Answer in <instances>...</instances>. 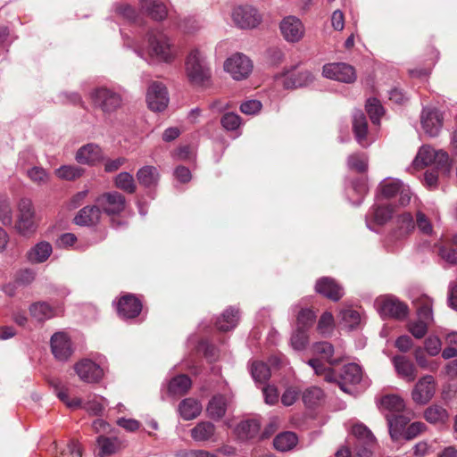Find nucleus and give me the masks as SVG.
Instances as JSON below:
<instances>
[{
	"mask_svg": "<svg viewBox=\"0 0 457 457\" xmlns=\"http://www.w3.org/2000/svg\"><path fill=\"white\" fill-rule=\"evenodd\" d=\"M284 39L289 43H297L304 36L305 27L302 21L294 15L285 17L279 24Z\"/></svg>",
	"mask_w": 457,
	"mask_h": 457,
	"instance_id": "15",
	"label": "nucleus"
},
{
	"mask_svg": "<svg viewBox=\"0 0 457 457\" xmlns=\"http://www.w3.org/2000/svg\"><path fill=\"white\" fill-rule=\"evenodd\" d=\"M53 252L52 245L46 241L36 244L27 253V259L31 263H42L46 262Z\"/></svg>",
	"mask_w": 457,
	"mask_h": 457,
	"instance_id": "31",
	"label": "nucleus"
},
{
	"mask_svg": "<svg viewBox=\"0 0 457 457\" xmlns=\"http://www.w3.org/2000/svg\"><path fill=\"white\" fill-rule=\"evenodd\" d=\"M395 228L386 239V244L393 251L398 243L405 239L414 229L415 221L411 213L403 212L395 218Z\"/></svg>",
	"mask_w": 457,
	"mask_h": 457,
	"instance_id": "7",
	"label": "nucleus"
},
{
	"mask_svg": "<svg viewBox=\"0 0 457 457\" xmlns=\"http://www.w3.org/2000/svg\"><path fill=\"white\" fill-rule=\"evenodd\" d=\"M342 324L349 329H353L361 323L360 313L353 309H345L340 312Z\"/></svg>",
	"mask_w": 457,
	"mask_h": 457,
	"instance_id": "51",
	"label": "nucleus"
},
{
	"mask_svg": "<svg viewBox=\"0 0 457 457\" xmlns=\"http://www.w3.org/2000/svg\"><path fill=\"white\" fill-rule=\"evenodd\" d=\"M138 183L147 188L154 187L158 185L160 180V173L156 167L152 165H145L140 168L137 174Z\"/></svg>",
	"mask_w": 457,
	"mask_h": 457,
	"instance_id": "29",
	"label": "nucleus"
},
{
	"mask_svg": "<svg viewBox=\"0 0 457 457\" xmlns=\"http://www.w3.org/2000/svg\"><path fill=\"white\" fill-rule=\"evenodd\" d=\"M387 421L388 431L390 437L393 441H398L403 437L406 425L409 422V419L400 413L390 415L385 414Z\"/></svg>",
	"mask_w": 457,
	"mask_h": 457,
	"instance_id": "26",
	"label": "nucleus"
},
{
	"mask_svg": "<svg viewBox=\"0 0 457 457\" xmlns=\"http://www.w3.org/2000/svg\"><path fill=\"white\" fill-rule=\"evenodd\" d=\"M323 391L317 386L306 388L303 393V401L308 407L317 405L323 398Z\"/></svg>",
	"mask_w": 457,
	"mask_h": 457,
	"instance_id": "52",
	"label": "nucleus"
},
{
	"mask_svg": "<svg viewBox=\"0 0 457 457\" xmlns=\"http://www.w3.org/2000/svg\"><path fill=\"white\" fill-rule=\"evenodd\" d=\"M352 434L356 438L355 451L357 457H370L371 447L376 444L372 432L362 423L352 427Z\"/></svg>",
	"mask_w": 457,
	"mask_h": 457,
	"instance_id": "11",
	"label": "nucleus"
},
{
	"mask_svg": "<svg viewBox=\"0 0 457 457\" xmlns=\"http://www.w3.org/2000/svg\"><path fill=\"white\" fill-rule=\"evenodd\" d=\"M251 374L257 383H265L270 378V370L268 365L262 361H253L251 367Z\"/></svg>",
	"mask_w": 457,
	"mask_h": 457,
	"instance_id": "47",
	"label": "nucleus"
},
{
	"mask_svg": "<svg viewBox=\"0 0 457 457\" xmlns=\"http://www.w3.org/2000/svg\"><path fill=\"white\" fill-rule=\"evenodd\" d=\"M362 378L361 368L356 363H348L343 367L340 374L339 386L345 392H350L347 385H357Z\"/></svg>",
	"mask_w": 457,
	"mask_h": 457,
	"instance_id": "24",
	"label": "nucleus"
},
{
	"mask_svg": "<svg viewBox=\"0 0 457 457\" xmlns=\"http://www.w3.org/2000/svg\"><path fill=\"white\" fill-rule=\"evenodd\" d=\"M442 348V343L438 337L430 336L425 340V350L430 356L437 355Z\"/></svg>",
	"mask_w": 457,
	"mask_h": 457,
	"instance_id": "63",
	"label": "nucleus"
},
{
	"mask_svg": "<svg viewBox=\"0 0 457 457\" xmlns=\"http://www.w3.org/2000/svg\"><path fill=\"white\" fill-rule=\"evenodd\" d=\"M278 86L285 89H295L308 87L314 81L313 74L307 70L295 71V67L274 76Z\"/></svg>",
	"mask_w": 457,
	"mask_h": 457,
	"instance_id": "3",
	"label": "nucleus"
},
{
	"mask_svg": "<svg viewBox=\"0 0 457 457\" xmlns=\"http://www.w3.org/2000/svg\"><path fill=\"white\" fill-rule=\"evenodd\" d=\"M134 52L149 64L170 63L176 58V52L170 39L163 32L151 29L145 43L136 42Z\"/></svg>",
	"mask_w": 457,
	"mask_h": 457,
	"instance_id": "1",
	"label": "nucleus"
},
{
	"mask_svg": "<svg viewBox=\"0 0 457 457\" xmlns=\"http://www.w3.org/2000/svg\"><path fill=\"white\" fill-rule=\"evenodd\" d=\"M436 246L442 260L450 265H457V248L451 245L448 241L438 242Z\"/></svg>",
	"mask_w": 457,
	"mask_h": 457,
	"instance_id": "44",
	"label": "nucleus"
},
{
	"mask_svg": "<svg viewBox=\"0 0 457 457\" xmlns=\"http://www.w3.org/2000/svg\"><path fill=\"white\" fill-rule=\"evenodd\" d=\"M29 312L31 317L37 321H45L56 315V311L45 302L31 304Z\"/></svg>",
	"mask_w": 457,
	"mask_h": 457,
	"instance_id": "38",
	"label": "nucleus"
},
{
	"mask_svg": "<svg viewBox=\"0 0 457 457\" xmlns=\"http://www.w3.org/2000/svg\"><path fill=\"white\" fill-rule=\"evenodd\" d=\"M15 228L22 236L31 234L36 229L35 211L33 204L29 198H22L18 203V215Z\"/></svg>",
	"mask_w": 457,
	"mask_h": 457,
	"instance_id": "6",
	"label": "nucleus"
},
{
	"mask_svg": "<svg viewBox=\"0 0 457 457\" xmlns=\"http://www.w3.org/2000/svg\"><path fill=\"white\" fill-rule=\"evenodd\" d=\"M141 12H146L152 19L162 21L167 16L166 6L158 0H141Z\"/></svg>",
	"mask_w": 457,
	"mask_h": 457,
	"instance_id": "32",
	"label": "nucleus"
},
{
	"mask_svg": "<svg viewBox=\"0 0 457 457\" xmlns=\"http://www.w3.org/2000/svg\"><path fill=\"white\" fill-rule=\"evenodd\" d=\"M192 386V381L187 375H179L173 378L168 386V391L171 395H182L187 393Z\"/></svg>",
	"mask_w": 457,
	"mask_h": 457,
	"instance_id": "39",
	"label": "nucleus"
},
{
	"mask_svg": "<svg viewBox=\"0 0 457 457\" xmlns=\"http://www.w3.org/2000/svg\"><path fill=\"white\" fill-rule=\"evenodd\" d=\"M353 129L358 144L363 147L368 146V123L364 113L361 111H357L353 113Z\"/></svg>",
	"mask_w": 457,
	"mask_h": 457,
	"instance_id": "28",
	"label": "nucleus"
},
{
	"mask_svg": "<svg viewBox=\"0 0 457 457\" xmlns=\"http://www.w3.org/2000/svg\"><path fill=\"white\" fill-rule=\"evenodd\" d=\"M169 100L167 88L162 83H151L146 93V103L150 110L162 112L168 106Z\"/></svg>",
	"mask_w": 457,
	"mask_h": 457,
	"instance_id": "14",
	"label": "nucleus"
},
{
	"mask_svg": "<svg viewBox=\"0 0 457 457\" xmlns=\"http://www.w3.org/2000/svg\"><path fill=\"white\" fill-rule=\"evenodd\" d=\"M436 159V150L429 145H423L420 148L418 154L414 160L417 166L419 165H430L433 164Z\"/></svg>",
	"mask_w": 457,
	"mask_h": 457,
	"instance_id": "48",
	"label": "nucleus"
},
{
	"mask_svg": "<svg viewBox=\"0 0 457 457\" xmlns=\"http://www.w3.org/2000/svg\"><path fill=\"white\" fill-rule=\"evenodd\" d=\"M436 386V380L432 375H424L416 382L411 399L417 404L425 405L434 397Z\"/></svg>",
	"mask_w": 457,
	"mask_h": 457,
	"instance_id": "10",
	"label": "nucleus"
},
{
	"mask_svg": "<svg viewBox=\"0 0 457 457\" xmlns=\"http://www.w3.org/2000/svg\"><path fill=\"white\" fill-rule=\"evenodd\" d=\"M403 182L398 179L386 178L378 185V191L385 198H392L401 190Z\"/></svg>",
	"mask_w": 457,
	"mask_h": 457,
	"instance_id": "43",
	"label": "nucleus"
},
{
	"mask_svg": "<svg viewBox=\"0 0 457 457\" xmlns=\"http://www.w3.org/2000/svg\"><path fill=\"white\" fill-rule=\"evenodd\" d=\"M393 215V209L387 204H375L366 215V225L369 229L375 231L371 221L378 225L386 223Z\"/></svg>",
	"mask_w": 457,
	"mask_h": 457,
	"instance_id": "23",
	"label": "nucleus"
},
{
	"mask_svg": "<svg viewBox=\"0 0 457 457\" xmlns=\"http://www.w3.org/2000/svg\"><path fill=\"white\" fill-rule=\"evenodd\" d=\"M367 112L373 124L378 125L380 118L384 114V108L376 98H370L366 104Z\"/></svg>",
	"mask_w": 457,
	"mask_h": 457,
	"instance_id": "50",
	"label": "nucleus"
},
{
	"mask_svg": "<svg viewBox=\"0 0 457 457\" xmlns=\"http://www.w3.org/2000/svg\"><path fill=\"white\" fill-rule=\"evenodd\" d=\"M418 229L424 235H431L433 232V226L429 219L420 211L416 213V222Z\"/></svg>",
	"mask_w": 457,
	"mask_h": 457,
	"instance_id": "59",
	"label": "nucleus"
},
{
	"mask_svg": "<svg viewBox=\"0 0 457 457\" xmlns=\"http://www.w3.org/2000/svg\"><path fill=\"white\" fill-rule=\"evenodd\" d=\"M97 444L100 447V456L105 457L114 453L117 450V445L115 440L104 437L103 436H98Z\"/></svg>",
	"mask_w": 457,
	"mask_h": 457,
	"instance_id": "57",
	"label": "nucleus"
},
{
	"mask_svg": "<svg viewBox=\"0 0 457 457\" xmlns=\"http://www.w3.org/2000/svg\"><path fill=\"white\" fill-rule=\"evenodd\" d=\"M375 307L381 317H390L398 320L408 315V306L393 295L380 296L375 301Z\"/></svg>",
	"mask_w": 457,
	"mask_h": 457,
	"instance_id": "5",
	"label": "nucleus"
},
{
	"mask_svg": "<svg viewBox=\"0 0 457 457\" xmlns=\"http://www.w3.org/2000/svg\"><path fill=\"white\" fill-rule=\"evenodd\" d=\"M333 325V315L330 312H326L320 316L318 322L317 329L320 334L325 335L332 330Z\"/></svg>",
	"mask_w": 457,
	"mask_h": 457,
	"instance_id": "60",
	"label": "nucleus"
},
{
	"mask_svg": "<svg viewBox=\"0 0 457 457\" xmlns=\"http://www.w3.org/2000/svg\"><path fill=\"white\" fill-rule=\"evenodd\" d=\"M347 165L351 170L365 172L368 170V156L364 153H357L348 156Z\"/></svg>",
	"mask_w": 457,
	"mask_h": 457,
	"instance_id": "49",
	"label": "nucleus"
},
{
	"mask_svg": "<svg viewBox=\"0 0 457 457\" xmlns=\"http://www.w3.org/2000/svg\"><path fill=\"white\" fill-rule=\"evenodd\" d=\"M29 178L37 185H44L47 183L49 175L42 167H32L27 171Z\"/></svg>",
	"mask_w": 457,
	"mask_h": 457,
	"instance_id": "58",
	"label": "nucleus"
},
{
	"mask_svg": "<svg viewBox=\"0 0 457 457\" xmlns=\"http://www.w3.org/2000/svg\"><path fill=\"white\" fill-rule=\"evenodd\" d=\"M101 211L96 205L82 208L74 217V222L79 226H94L98 223Z\"/></svg>",
	"mask_w": 457,
	"mask_h": 457,
	"instance_id": "30",
	"label": "nucleus"
},
{
	"mask_svg": "<svg viewBox=\"0 0 457 457\" xmlns=\"http://www.w3.org/2000/svg\"><path fill=\"white\" fill-rule=\"evenodd\" d=\"M420 121L425 133L432 137L439 134L443 126L442 114L435 109L424 108L421 112Z\"/></svg>",
	"mask_w": 457,
	"mask_h": 457,
	"instance_id": "17",
	"label": "nucleus"
},
{
	"mask_svg": "<svg viewBox=\"0 0 457 457\" xmlns=\"http://www.w3.org/2000/svg\"><path fill=\"white\" fill-rule=\"evenodd\" d=\"M180 416L185 420L195 419L202 411V404L195 399H184L179 405Z\"/></svg>",
	"mask_w": 457,
	"mask_h": 457,
	"instance_id": "36",
	"label": "nucleus"
},
{
	"mask_svg": "<svg viewBox=\"0 0 457 457\" xmlns=\"http://www.w3.org/2000/svg\"><path fill=\"white\" fill-rule=\"evenodd\" d=\"M429 323L418 320L417 321L409 324V331L416 338H422L428 332Z\"/></svg>",
	"mask_w": 457,
	"mask_h": 457,
	"instance_id": "61",
	"label": "nucleus"
},
{
	"mask_svg": "<svg viewBox=\"0 0 457 457\" xmlns=\"http://www.w3.org/2000/svg\"><path fill=\"white\" fill-rule=\"evenodd\" d=\"M185 71L189 82L195 86H204L212 78V69L204 48H192L186 57Z\"/></svg>",
	"mask_w": 457,
	"mask_h": 457,
	"instance_id": "2",
	"label": "nucleus"
},
{
	"mask_svg": "<svg viewBox=\"0 0 457 457\" xmlns=\"http://www.w3.org/2000/svg\"><path fill=\"white\" fill-rule=\"evenodd\" d=\"M104 159L101 147L94 143L81 146L75 154V160L80 164L95 165Z\"/></svg>",
	"mask_w": 457,
	"mask_h": 457,
	"instance_id": "21",
	"label": "nucleus"
},
{
	"mask_svg": "<svg viewBox=\"0 0 457 457\" xmlns=\"http://www.w3.org/2000/svg\"><path fill=\"white\" fill-rule=\"evenodd\" d=\"M414 303L417 308L418 320L430 324L433 321V300L427 295H422L415 300Z\"/></svg>",
	"mask_w": 457,
	"mask_h": 457,
	"instance_id": "37",
	"label": "nucleus"
},
{
	"mask_svg": "<svg viewBox=\"0 0 457 457\" xmlns=\"http://www.w3.org/2000/svg\"><path fill=\"white\" fill-rule=\"evenodd\" d=\"M224 71L228 72L233 79L242 80L251 74L253 62L244 54L237 53L225 61Z\"/></svg>",
	"mask_w": 457,
	"mask_h": 457,
	"instance_id": "8",
	"label": "nucleus"
},
{
	"mask_svg": "<svg viewBox=\"0 0 457 457\" xmlns=\"http://www.w3.org/2000/svg\"><path fill=\"white\" fill-rule=\"evenodd\" d=\"M74 370L80 380L86 383L98 382L104 376L103 368L89 359H82L78 361Z\"/></svg>",
	"mask_w": 457,
	"mask_h": 457,
	"instance_id": "16",
	"label": "nucleus"
},
{
	"mask_svg": "<svg viewBox=\"0 0 457 457\" xmlns=\"http://www.w3.org/2000/svg\"><path fill=\"white\" fill-rule=\"evenodd\" d=\"M215 433V426L209 421L199 422L191 430V436L194 440L202 442L210 440Z\"/></svg>",
	"mask_w": 457,
	"mask_h": 457,
	"instance_id": "42",
	"label": "nucleus"
},
{
	"mask_svg": "<svg viewBox=\"0 0 457 457\" xmlns=\"http://www.w3.org/2000/svg\"><path fill=\"white\" fill-rule=\"evenodd\" d=\"M312 350L314 354L320 355L330 365L339 363L345 357L343 351L339 349L336 350L333 345L327 341L313 344Z\"/></svg>",
	"mask_w": 457,
	"mask_h": 457,
	"instance_id": "20",
	"label": "nucleus"
},
{
	"mask_svg": "<svg viewBox=\"0 0 457 457\" xmlns=\"http://www.w3.org/2000/svg\"><path fill=\"white\" fill-rule=\"evenodd\" d=\"M395 370L399 377L407 382H412L417 377L415 365L403 355H396L392 359Z\"/></svg>",
	"mask_w": 457,
	"mask_h": 457,
	"instance_id": "25",
	"label": "nucleus"
},
{
	"mask_svg": "<svg viewBox=\"0 0 457 457\" xmlns=\"http://www.w3.org/2000/svg\"><path fill=\"white\" fill-rule=\"evenodd\" d=\"M227 411V400L221 395H214L209 402L206 411L208 416L214 420H218L221 419Z\"/></svg>",
	"mask_w": 457,
	"mask_h": 457,
	"instance_id": "35",
	"label": "nucleus"
},
{
	"mask_svg": "<svg viewBox=\"0 0 457 457\" xmlns=\"http://www.w3.org/2000/svg\"><path fill=\"white\" fill-rule=\"evenodd\" d=\"M424 419L430 424H445L449 419V413L445 408L439 404H432L424 411Z\"/></svg>",
	"mask_w": 457,
	"mask_h": 457,
	"instance_id": "34",
	"label": "nucleus"
},
{
	"mask_svg": "<svg viewBox=\"0 0 457 457\" xmlns=\"http://www.w3.org/2000/svg\"><path fill=\"white\" fill-rule=\"evenodd\" d=\"M426 429V425L420 421H415L410 424L404 432L403 437L406 440H411L418 436L422 431Z\"/></svg>",
	"mask_w": 457,
	"mask_h": 457,
	"instance_id": "64",
	"label": "nucleus"
},
{
	"mask_svg": "<svg viewBox=\"0 0 457 457\" xmlns=\"http://www.w3.org/2000/svg\"><path fill=\"white\" fill-rule=\"evenodd\" d=\"M298 442L297 436L294 432H283L273 440L274 447L280 452H287L293 449Z\"/></svg>",
	"mask_w": 457,
	"mask_h": 457,
	"instance_id": "41",
	"label": "nucleus"
},
{
	"mask_svg": "<svg viewBox=\"0 0 457 457\" xmlns=\"http://www.w3.org/2000/svg\"><path fill=\"white\" fill-rule=\"evenodd\" d=\"M93 104L105 113H111L122 104L120 93L106 87H96L90 93Z\"/></svg>",
	"mask_w": 457,
	"mask_h": 457,
	"instance_id": "4",
	"label": "nucleus"
},
{
	"mask_svg": "<svg viewBox=\"0 0 457 457\" xmlns=\"http://www.w3.org/2000/svg\"><path fill=\"white\" fill-rule=\"evenodd\" d=\"M352 189L358 195L357 199L355 201H353V204L360 205L362 203L365 195L369 191L368 185L364 180L359 179L353 182Z\"/></svg>",
	"mask_w": 457,
	"mask_h": 457,
	"instance_id": "62",
	"label": "nucleus"
},
{
	"mask_svg": "<svg viewBox=\"0 0 457 457\" xmlns=\"http://www.w3.org/2000/svg\"><path fill=\"white\" fill-rule=\"evenodd\" d=\"M322 75L326 79L347 84L353 83L357 79L354 68L345 62L325 64L322 68Z\"/></svg>",
	"mask_w": 457,
	"mask_h": 457,
	"instance_id": "12",
	"label": "nucleus"
},
{
	"mask_svg": "<svg viewBox=\"0 0 457 457\" xmlns=\"http://www.w3.org/2000/svg\"><path fill=\"white\" fill-rule=\"evenodd\" d=\"M114 184L116 187L128 194H133L137 189L133 175L127 171L119 173L114 179Z\"/></svg>",
	"mask_w": 457,
	"mask_h": 457,
	"instance_id": "45",
	"label": "nucleus"
},
{
	"mask_svg": "<svg viewBox=\"0 0 457 457\" xmlns=\"http://www.w3.org/2000/svg\"><path fill=\"white\" fill-rule=\"evenodd\" d=\"M260 428V423L255 420H245L237 426L236 433L242 440L251 439L258 435Z\"/></svg>",
	"mask_w": 457,
	"mask_h": 457,
	"instance_id": "40",
	"label": "nucleus"
},
{
	"mask_svg": "<svg viewBox=\"0 0 457 457\" xmlns=\"http://www.w3.org/2000/svg\"><path fill=\"white\" fill-rule=\"evenodd\" d=\"M222 127L228 131L237 130L241 125V118L234 112L225 113L220 120Z\"/></svg>",
	"mask_w": 457,
	"mask_h": 457,
	"instance_id": "56",
	"label": "nucleus"
},
{
	"mask_svg": "<svg viewBox=\"0 0 457 457\" xmlns=\"http://www.w3.org/2000/svg\"><path fill=\"white\" fill-rule=\"evenodd\" d=\"M96 204L98 209L107 215L120 214L125 209L126 199L119 192H107L99 195L96 199Z\"/></svg>",
	"mask_w": 457,
	"mask_h": 457,
	"instance_id": "13",
	"label": "nucleus"
},
{
	"mask_svg": "<svg viewBox=\"0 0 457 457\" xmlns=\"http://www.w3.org/2000/svg\"><path fill=\"white\" fill-rule=\"evenodd\" d=\"M231 19L234 24L242 29L256 28L262 21V15L252 5H238L232 10Z\"/></svg>",
	"mask_w": 457,
	"mask_h": 457,
	"instance_id": "9",
	"label": "nucleus"
},
{
	"mask_svg": "<svg viewBox=\"0 0 457 457\" xmlns=\"http://www.w3.org/2000/svg\"><path fill=\"white\" fill-rule=\"evenodd\" d=\"M315 290L317 293L334 302L340 300L345 294L344 288L337 284L335 279L328 277L318 279L315 285Z\"/></svg>",
	"mask_w": 457,
	"mask_h": 457,
	"instance_id": "19",
	"label": "nucleus"
},
{
	"mask_svg": "<svg viewBox=\"0 0 457 457\" xmlns=\"http://www.w3.org/2000/svg\"><path fill=\"white\" fill-rule=\"evenodd\" d=\"M239 320V311L234 307L227 308L216 321V327L220 331L233 329Z\"/></svg>",
	"mask_w": 457,
	"mask_h": 457,
	"instance_id": "33",
	"label": "nucleus"
},
{
	"mask_svg": "<svg viewBox=\"0 0 457 457\" xmlns=\"http://www.w3.org/2000/svg\"><path fill=\"white\" fill-rule=\"evenodd\" d=\"M84 173V169L76 165H62L55 170V175L64 180H75Z\"/></svg>",
	"mask_w": 457,
	"mask_h": 457,
	"instance_id": "46",
	"label": "nucleus"
},
{
	"mask_svg": "<svg viewBox=\"0 0 457 457\" xmlns=\"http://www.w3.org/2000/svg\"><path fill=\"white\" fill-rule=\"evenodd\" d=\"M309 342V337L305 330L296 328L291 337V346L296 351L303 350Z\"/></svg>",
	"mask_w": 457,
	"mask_h": 457,
	"instance_id": "55",
	"label": "nucleus"
},
{
	"mask_svg": "<svg viewBox=\"0 0 457 457\" xmlns=\"http://www.w3.org/2000/svg\"><path fill=\"white\" fill-rule=\"evenodd\" d=\"M142 310L141 302L133 295L122 296L117 304V311L123 319H132L137 317Z\"/></svg>",
	"mask_w": 457,
	"mask_h": 457,
	"instance_id": "22",
	"label": "nucleus"
},
{
	"mask_svg": "<svg viewBox=\"0 0 457 457\" xmlns=\"http://www.w3.org/2000/svg\"><path fill=\"white\" fill-rule=\"evenodd\" d=\"M316 316L310 309H303L297 316L296 328L301 330H307L313 325Z\"/></svg>",
	"mask_w": 457,
	"mask_h": 457,
	"instance_id": "53",
	"label": "nucleus"
},
{
	"mask_svg": "<svg viewBox=\"0 0 457 457\" xmlns=\"http://www.w3.org/2000/svg\"><path fill=\"white\" fill-rule=\"evenodd\" d=\"M51 349L54 357L62 361H67L73 352L71 340L63 332H57L52 336Z\"/></svg>",
	"mask_w": 457,
	"mask_h": 457,
	"instance_id": "18",
	"label": "nucleus"
},
{
	"mask_svg": "<svg viewBox=\"0 0 457 457\" xmlns=\"http://www.w3.org/2000/svg\"><path fill=\"white\" fill-rule=\"evenodd\" d=\"M0 221L4 226H12L13 222L11 204L5 196L0 197Z\"/></svg>",
	"mask_w": 457,
	"mask_h": 457,
	"instance_id": "54",
	"label": "nucleus"
},
{
	"mask_svg": "<svg viewBox=\"0 0 457 457\" xmlns=\"http://www.w3.org/2000/svg\"><path fill=\"white\" fill-rule=\"evenodd\" d=\"M378 408L384 415L386 413L395 415L403 411L405 403L403 399L397 395H386L380 398Z\"/></svg>",
	"mask_w": 457,
	"mask_h": 457,
	"instance_id": "27",
	"label": "nucleus"
}]
</instances>
